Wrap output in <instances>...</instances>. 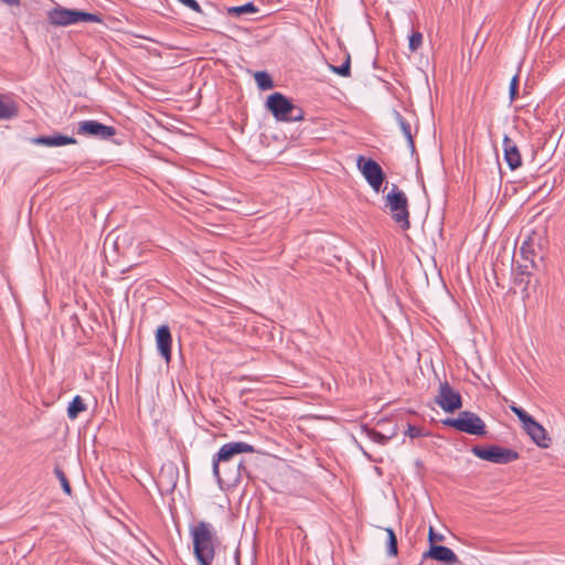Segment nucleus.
I'll list each match as a JSON object with an SVG mask.
<instances>
[{
  "instance_id": "6e6552de",
  "label": "nucleus",
  "mask_w": 565,
  "mask_h": 565,
  "mask_svg": "<svg viewBox=\"0 0 565 565\" xmlns=\"http://www.w3.org/2000/svg\"><path fill=\"white\" fill-rule=\"evenodd\" d=\"M358 168L365 178L370 186L379 192L385 180V174L381 166L373 159H365L363 156L358 158Z\"/></svg>"
},
{
  "instance_id": "5701e85b",
  "label": "nucleus",
  "mask_w": 565,
  "mask_h": 565,
  "mask_svg": "<svg viewBox=\"0 0 565 565\" xmlns=\"http://www.w3.org/2000/svg\"><path fill=\"white\" fill-rule=\"evenodd\" d=\"M54 475L58 479L63 491L70 495L72 493V488L65 472L58 466H55Z\"/></svg>"
},
{
  "instance_id": "1a4fd4ad",
  "label": "nucleus",
  "mask_w": 565,
  "mask_h": 565,
  "mask_svg": "<svg viewBox=\"0 0 565 565\" xmlns=\"http://www.w3.org/2000/svg\"><path fill=\"white\" fill-rule=\"evenodd\" d=\"M435 403L439 405L445 412L454 413L455 411L461 408L462 398L458 391L454 390L447 381H444L439 383Z\"/></svg>"
},
{
  "instance_id": "412c9836",
  "label": "nucleus",
  "mask_w": 565,
  "mask_h": 565,
  "mask_svg": "<svg viewBox=\"0 0 565 565\" xmlns=\"http://www.w3.org/2000/svg\"><path fill=\"white\" fill-rule=\"evenodd\" d=\"M255 81L258 87L263 90L270 89L274 87V82L266 72H256Z\"/></svg>"
},
{
  "instance_id": "393cba45",
  "label": "nucleus",
  "mask_w": 565,
  "mask_h": 565,
  "mask_svg": "<svg viewBox=\"0 0 565 565\" xmlns=\"http://www.w3.org/2000/svg\"><path fill=\"white\" fill-rule=\"evenodd\" d=\"M364 431H365V435L371 440H373V441H375L377 444L385 445L386 441L388 440V437L384 436L383 434H381L380 431H376L373 428H364Z\"/></svg>"
},
{
  "instance_id": "423d86ee",
  "label": "nucleus",
  "mask_w": 565,
  "mask_h": 565,
  "mask_svg": "<svg viewBox=\"0 0 565 565\" xmlns=\"http://www.w3.org/2000/svg\"><path fill=\"white\" fill-rule=\"evenodd\" d=\"M443 424L469 435H486V424L479 415L470 411L460 412L457 418H446Z\"/></svg>"
},
{
  "instance_id": "0eeeda50",
  "label": "nucleus",
  "mask_w": 565,
  "mask_h": 565,
  "mask_svg": "<svg viewBox=\"0 0 565 565\" xmlns=\"http://www.w3.org/2000/svg\"><path fill=\"white\" fill-rule=\"evenodd\" d=\"M471 451L476 457L498 465H507L520 458L518 451L497 445L488 447L473 446Z\"/></svg>"
},
{
  "instance_id": "f03ea898",
  "label": "nucleus",
  "mask_w": 565,
  "mask_h": 565,
  "mask_svg": "<svg viewBox=\"0 0 565 565\" xmlns=\"http://www.w3.org/2000/svg\"><path fill=\"white\" fill-rule=\"evenodd\" d=\"M253 454L255 452L254 446L245 443V441H231L225 445H223L220 450L216 452V455L213 457V475L217 479L218 482L222 481L221 478V467L223 466L224 470H227V466L231 463H234L236 470L238 471L241 466L243 465L242 461L235 460V458L241 454ZM227 471H225L226 473ZM239 473L237 472L236 476H228V479L232 478H238Z\"/></svg>"
},
{
  "instance_id": "f3484780",
  "label": "nucleus",
  "mask_w": 565,
  "mask_h": 565,
  "mask_svg": "<svg viewBox=\"0 0 565 565\" xmlns=\"http://www.w3.org/2000/svg\"><path fill=\"white\" fill-rule=\"evenodd\" d=\"M18 104L11 96L0 94V120H10L18 116Z\"/></svg>"
},
{
  "instance_id": "2f4dec72",
  "label": "nucleus",
  "mask_w": 565,
  "mask_h": 565,
  "mask_svg": "<svg viewBox=\"0 0 565 565\" xmlns=\"http://www.w3.org/2000/svg\"><path fill=\"white\" fill-rule=\"evenodd\" d=\"M0 2L10 6V7H17L20 6L21 0H0Z\"/></svg>"
},
{
  "instance_id": "4be33fe9",
  "label": "nucleus",
  "mask_w": 565,
  "mask_h": 565,
  "mask_svg": "<svg viewBox=\"0 0 565 565\" xmlns=\"http://www.w3.org/2000/svg\"><path fill=\"white\" fill-rule=\"evenodd\" d=\"M385 531L387 533V554L390 556H396L398 553L396 535L391 527H387Z\"/></svg>"
},
{
  "instance_id": "20e7f679",
  "label": "nucleus",
  "mask_w": 565,
  "mask_h": 565,
  "mask_svg": "<svg viewBox=\"0 0 565 565\" xmlns=\"http://www.w3.org/2000/svg\"><path fill=\"white\" fill-rule=\"evenodd\" d=\"M47 21L55 26H67L79 22H102L98 14L56 6L47 11Z\"/></svg>"
},
{
  "instance_id": "9d476101",
  "label": "nucleus",
  "mask_w": 565,
  "mask_h": 565,
  "mask_svg": "<svg viewBox=\"0 0 565 565\" xmlns=\"http://www.w3.org/2000/svg\"><path fill=\"white\" fill-rule=\"evenodd\" d=\"M76 132L81 136L107 140L116 135V129L96 120H83L78 122Z\"/></svg>"
},
{
  "instance_id": "a878e982",
  "label": "nucleus",
  "mask_w": 565,
  "mask_h": 565,
  "mask_svg": "<svg viewBox=\"0 0 565 565\" xmlns=\"http://www.w3.org/2000/svg\"><path fill=\"white\" fill-rule=\"evenodd\" d=\"M423 44V34L419 31H415L409 35L408 47L412 52L417 51Z\"/></svg>"
},
{
  "instance_id": "c756f323",
  "label": "nucleus",
  "mask_w": 565,
  "mask_h": 565,
  "mask_svg": "<svg viewBox=\"0 0 565 565\" xmlns=\"http://www.w3.org/2000/svg\"><path fill=\"white\" fill-rule=\"evenodd\" d=\"M181 4L190 8L191 10L202 13V8L196 0H178Z\"/></svg>"
},
{
  "instance_id": "f8f14e48",
  "label": "nucleus",
  "mask_w": 565,
  "mask_h": 565,
  "mask_svg": "<svg viewBox=\"0 0 565 565\" xmlns=\"http://www.w3.org/2000/svg\"><path fill=\"white\" fill-rule=\"evenodd\" d=\"M156 343L160 355L169 363L171 361L172 335L168 326L163 324L157 329Z\"/></svg>"
},
{
  "instance_id": "6ab92c4d",
  "label": "nucleus",
  "mask_w": 565,
  "mask_h": 565,
  "mask_svg": "<svg viewBox=\"0 0 565 565\" xmlns=\"http://www.w3.org/2000/svg\"><path fill=\"white\" fill-rule=\"evenodd\" d=\"M86 404L79 395H76L67 407V416L70 419H75L79 413L86 411Z\"/></svg>"
},
{
  "instance_id": "bb28decb",
  "label": "nucleus",
  "mask_w": 565,
  "mask_h": 565,
  "mask_svg": "<svg viewBox=\"0 0 565 565\" xmlns=\"http://www.w3.org/2000/svg\"><path fill=\"white\" fill-rule=\"evenodd\" d=\"M511 411L516 415L519 420L522 423V427L533 419V417L521 407L511 406Z\"/></svg>"
},
{
  "instance_id": "aec40b11",
  "label": "nucleus",
  "mask_w": 565,
  "mask_h": 565,
  "mask_svg": "<svg viewBox=\"0 0 565 565\" xmlns=\"http://www.w3.org/2000/svg\"><path fill=\"white\" fill-rule=\"evenodd\" d=\"M258 11H259V9L253 2H247L242 6L227 8V13L230 15H236V17L243 15V14L257 13Z\"/></svg>"
},
{
  "instance_id": "f257e3e1",
  "label": "nucleus",
  "mask_w": 565,
  "mask_h": 565,
  "mask_svg": "<svg viewBox=\"0 0 565 565\" xmlns=\"http://www.w3.org/2000/svg\"><path fill=\"white\" fill-rule=\"evenodd\" d=\"M193 552L200 565H211L215 556L216 533L212 524L199 521L191 526Z\"/></svg>"
},
{
  "instance_id": "a211bd4d",
  "label": "nucleus",
  "mask_w": 565,
  "mask_h": 565,
  "mask_svg": "<svg viewBox=\"0 0 565 565\" xmlns=\"http://www.w3.org/2000/svg\"><path fill=\"white\" fill-rule=\"evenodd\" d=\"M393 115H394V118H395L402 134L404 135V137L407 141V146H408L411 152L413 153L415 151V142H414L411 122L404 116H402L401 113L397 110H394Z\"/></svg>"
},
{
  "instance_id": "dca6fc26",
  "label": "nucleus",
  "mask_w": 565,
  "mask_h": 565,
  "mask_svg": "<svg viewBox=\"0 0 565 565\" xmlns=\"http://www.w3.org/2000/svg\"><path fill=\"white\" fill-rule=\"evenodd\" d=\"M520 255L525 262V264L518 266V269H520V274L531 275V269L535 268L536 265L534 259L535 253L530 242H523L522 246L520 247Z\"/></svg>"
},
{
  "instance_id": "2eb2a0df",
  "label": "nucleus",
  "mask_w": 565,
  "mask_h": 565,
  "mask_svg": "<svg viewBox=\"0 0 565 565\" xmlns=\"http://www.w3.org/2000/svg\"><path fill=\"white\" fill-rule=\"evenodd\" d=\"M76 142L75 138L63 135L40 136L32 139V143L45 147H62L66 145H75Z\"/></svg>"
},
{
  "instance_id": "b1692460",
  "label": "nucleus",
  "mask_w": 565,
  "mask_h": 565,
  "mask_svg": "<svg viewBox=\"0 0 565 565\" xmlns=\"http://www.w3.org/2000/svg\"><path fill=\"white\" fill-rule=\"evenodd\" d=\"M350 63H351V58H350V55H348L342 65H340V66L331 65L330 67L333 73H335L342 77H349L351 74Z\"/></svg>"
},
{
  "instance_id": "c85d7f7f",
  "label": "nucleus",
  "mask_w": 565,
  "mask_h": 565,
  "mask_svg": "<svg viewBox=\"0 0 565 565\" xmlns=\"http://www.w3.org/2000/svg\"><path fill=\"white\" fill-rule=\"evenodd\" d=\"M406 435L409 436L411 438H417L424 436V430L418 426L408 425Z\"/></svg>"
},
{
  "instance_id": "7c9ffc66",
  "label": "nucleus",
  "mask_w": 565,
  "mask_h": 565,
  "mask_svg": "<svg viewBox=\"0 0 565 565\" xmlns=\"http://www.w3.org/2000/svg\"><path fill=\"white\" fill-rule=\"evenodd\" d=\"M428 540L431 543L436 542V541L441 542L444 540V535L435 533L434 529L430 526L429 533H428Z\"/></svg>"
},
{
  "instance_id": "4468645a",
  "label": "nucleus",
  "mask_w": 565,
  "mask_h": 565,
  "mask_svg": "<svg viewBox=\"0 0 565 565\" xmlns=\"http://www.w3.org/2000/svg\"><path fill=\"white\" fill-rule=\"evenodd\" d=\"M502 147L504 160L507 161L510 169L515 170L520 168L522 164V157L516 143L509 136L505 135L503 137Z\"/></svg>"
},
{
  "instance_id": "39448f33",
  "label": "nucleus",
  "mask_w": 565,
  "mask_h": 565,
  "mask_svg": "<svg viewBox=\"0 0 565 565\" xmlns=\"http://www.w3.org/2000/svg\"><path fill=\"white\" fill-rule=\"evenodd\" d=\"M385 206L388 207L395 223L403 230L409 228L407 196L396 184H393L391 191L387 193Z\"/></svg>"
},
{
  "instance_id": "ddd939ff",
  "label": "nucleus",
  "mask_w": 565,
  "mask_h": 565,
  "mask_svg": "<svg viewBox=\"0 0 565 565\" xmlns=\"http://www.w3.org/2000/svg\"><path fill=\"white\" fill-rule=\"evenodd\" d=\"M523 429L539 447H550L551 438L547 436L546 429L534 418L524 425Z\"/></svg>"
},
{
  "instance_id": "cd10ccee",
  "label": "nucleus",
  "mask_w": 565,
  "mask_h": 565,
  "mask_svg": "<svg viewBox=\"0 0 565 565\" xmlns=\"http://www.w3.org/2000/svg\"><path fill=\"white\" fill-rule=\"evenodd\" d=\"M518 92H519V75H514L511 79L510 88H509V95H510L511 102L516 99Z\"/></svg>"
},
{
  "instance_id": "7ed1b4c3",
  "label": "nucleus",
  "mask_w": 565,
  "mask_h": 565,
  "mask_svg": "<svg viewBox=\"0 0 565 565\" xmlns=\"http://www.w3.org/2000/svg\"><path fill=\"white\" fill-rule=\"evenodd\" d=\"M266 107L279 121H299L305 116L301 107L292 104L290 99L278 92L267 97Z\"/></svg>"
},
{
  "instance_id": "9b49d317",
  "label": "nucleus",
  "mask_w": 565,
  "mask_h": 565,
  "mask_svg": "<svg viewBox=\"0 0 565 565\" xmlns=\"http://www.w3.org/2000/svg\"><path fill=\"white\" fill-rule=\"evenodd\" d=\"M423 556L424 558H431L441 562L445 565H455L459 562L455 552L444 545L431 544L429 550L425 552Z\"/></svg>"
}]
</instances>
